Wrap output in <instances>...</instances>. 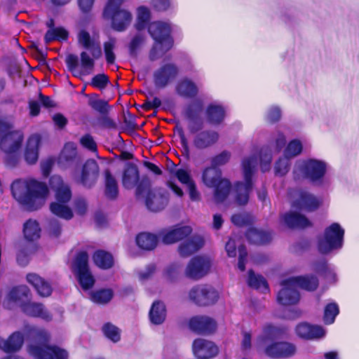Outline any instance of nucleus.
<instances>
[{
	"instance_id": "nucleus-1",
	"label": "nucleus",
	"mask_w": 359,
	"mask_h": 359,
	"mask_svg": "<svg viewBox=\"0 0 359 359\" xmlns=\"http://www.w3.org/2000/svg\"><path fill=\"white\" fill-rule=\"evenodd\" d=\"M78 42L84 48L90 50L91 55L86 50L80 53V70L77 69L79 66L78 56L74 54H69L67 56V67L76 77L91 74L94 69L95 60L99 59L102 55L100 41L95 38H92L88 32L85 30L79 31Z\"/></svg>"
},
{
	"instance_id": "nucleus-2",
	"label": "nucleus",
	"mask_w": 359,
	"mask_h": 359,
	"mask_svg": "<svg viewBox=\"0 0 359 359\" xmlns=\"http://www.w3.org/2000/svg\"><path fill=\"white\" fill-rule=\"evenodd\" d=\"M15 199L28 211L41 208L48 195L47 185L34 179L16 180L11 184Z\"/></svg>"
},
{
	"instance_id": "nucleus-3",
	"label": "nucleus",
	"mask_w": 359,
	"mask_h": 359,
	"mask_svg": "<svg viewBox=\"0 0 359 359\" xmlns=\"http://www.w3.org/2000/svg\"><path fill=\"white\" fill-rule=\"evenodd\" d=\"M318 285V280L314 276H294L280 282L281 289L277 293V302L283 306H292L300 300L298 287L312 291Z\"/></svg>"
},
{
	"instance_id": "nucleus-4",
	"label": "nucleus",
	"mask_w": 359,
	"mask_h": 359,
	"mask_svg": "<svg viewBox=\"0 0 359 359\" xmlns=\"http://www.w3.org/2000/svg\"><path fill=\"white\" fill-rule=\"evenodd\" d=\"M327 169L328 164L326 161L315 158H307L295 162L292 175L296 181L306 180L316 186L323 187L327 184Z\"/></svg>"
},
{
	"instance_id": "nucleus-5",
	"label": "nucleus",
	"mask_w": 359,
	"mask_h": 359,
	"mask_svg": "<svg viewBox=\"0 0 359 359\" xmlns=\"http://www.w3.org/2000/svg\"><path fill=\"white\" fill-rule=\"evenodd\" d=\"M10 123L0 121V149L5 154L4 162L8 167L15 166L19 161L18 150L23 141V134L13 130Z\"/></svg>"
},
{
	"instance_id": "nucleus-6",
	"label": "nucleus",
	"mask_w": 359,
	"mask_h": 359,
	"mask_svg": "<svg viewBox=\"0 0 359 359\" xmlns=\"http://www.w3.org/2000/svg\"><path fill=\"white\" fill-rule=\"evenodd\" d=\"M278 330L272 325H266L257 338V345L264 348V353L272 358H289L296 352L294 344L285 341H276Z\"/></svg>"
},
{
	"instance_id": "nucleus-7",
	"label": "nucleus",
	"mask_w": 359,
	"mask_h": 359,
	"mask_svg": "<svg viewBox=\"0 0 359 359\" xmlns=\"http://www.w3.org/2000/svg\"><path fill=\"white\" fill-rule=\"evenodd\" d=\"M127 0H108L103 10V17L111 20V26L116 32H124L130 25L133 15L131 11L121 8Z\"/></svg>"
},
{
	"instance_id": "nucleus-8",
	"label": "nucleus",
	"mask_w": 359,
	"mask_h": 359,
	"mask_svg": "<svg viewBox=\"0 0 359 359\" xmlns=\"http://www.w3.org/2000/svg\"><path fill=\"white\" fill-rule=\"evenodd\" d=\"M221 171L213 166L204 170L202 175L203 183L208 187H215L214 197L217 202H223L228 196L231 184L229 180L222 179Z\"/></svg>"
},
{
	"instance_id": "nucleus-9",
	"label": "nucleus",
	"mask_w": 359,
	"mask_h": 359,
	"mask_svg": "<svg viewBox=\"0 0 359 359\" xmlns=\"http://www.w3.org/2000/svg\"><path fill=\"white\" fill-rule=\"evenodd\" d=\"M257 165V158L251 156L245 158L242 162L245 182L236 184V201L238 205H245L249 199V193L252 189V176Z\"/></svg>"
},
{
	"instance_id": "nucleus-10",
	"label": "nucleus",
	"mask_w": 359,
	"mask_h": 359,
	"mask_svg": "<svg viewBox=\"0 0 359 359\" xmlns=\"http://www.w3.org/2000/svg\"><path fill=\"white\" fill-rule=\"evenodd\" d=\"M344 235V231L338 223L332 224L318 240V251L326 255L341 248Z\"/></svg>"
},
{
	"instance_id": "nucleus-11",
	"label": "nucleus",
	"mask_w": 359,
	"mask_h": 359,
	"mask_svg": "<svg viewBox=\"0 0 359 359\" xmlns=\"http://www.w3.org/2000/svg\"><path fill=\"white\" fill-rule=\"evenodd\" d=\"M72 269L83 290H88L94 285L95 278L88 266V255L86 252H79L72 265Z\"/></svg>"
},
{
	"instance_id": "nucleus-12",
	"label": "nucleus",
	"mask_w": 359,
	"mask_h": 359,
	"mask_svg": "<svg viewBox=\"0 0 359 359\" xmlns=\"http://www.w3.org/2000/svg\"><path fill=\"white\" fill-rule=\"evenodd\" d=\"M203 124L188 123V129L192 135V145L198 150H203L214 145L219 140V134L212 130L199 131Z\"/></svg>"
},
{
	"instance_id": "nucleus-13",
	"label": "nucleus",
	"mask_w": 359,
	"mask_h": 359,
	"mask_svg": "<svg viewBox=\"0 0 359 359\" xmlns=\"http://www.w3.org/2000/svg\"><path fill=\"white\" fill-rule=\"evenodd\" d=\"M123 186L128 189H130L137 186L136 195L141 196L147 188L150 187V182L147 178H142L140 180L139 170L133 163H128L123 172L122 177Z\"/></svg>"
},
{
	"instance_id": "nucleus-14",
	"label": "nucleus",
	"mask_w": 359,
	"mask_h": 359,
	"mask_svg": "<svg viewBox=\"0 0 359 359\" xmlns=\"http://www.w3.org/2000/svg\"><path fill=\"white\" fill-rule=\"evenodd\" d=\"M189 298L191 302L199 306H209L217 302L219 294L210 285H198L189 290Z\"/></svg>"
},
{
	"instance_id": "nucleus-15",
	"label": "nucleus",
	"mask_w": 359,
	"mask_h": 359,
	"mask_svg": "<svg viewBox=\"0 0 359 359\" xmlns=\"http://www.w3.org/2000/svg\"><path fill=\"white\" fill-rule=\"evenodd\" d=\"M142 196L144 197L146 207L151 212L161 211L168 204L169 194L162 188H147Z\"/></svg>"
},
{
	"instance_id": "nucleus-16",
	"label": "nucleus",
	"mask_w": 359,
	"mask_h": 359,
	"mask_svg": "<svg viewBox=\"0 0 359 359\" xmlns=\"http://www.w3.org/2000/svg\"><path fill=\"white\" fill-rule=\"evenodd\" d=\"M292 208L298 210L313 211L320 205V201L312 194L304 190L291 193Z\"/></svg>"
},
{
	"instance_id": "nucleus-17",
	"label": "nucleus",
	"mask_w": 359,
	"mask_h": 359,
	"mask_svg": "<svg viewBox=\"0 0 359 359\" xmlns=\"http://www.w3.org/2000/svg\"><path fill=\"white\" fill-rule=\"evenodd\" d=\"M99 172L97 163L93 159H88L83 165L81 172L79 175H75L74 177L76 182L85 187L90 188L97 182Z\"/></svg>"
},
{
	"instance_id": "nucleus-18",
	"label": "nucleus",
	"mask_w": 359,
	"mask_h": 359,
	"mask_svg": "<svg viewBox=\"0 0 359 359\" xmlns=\"http://www.w3.org/2000/svg\"><path fill=\"white\" fill-rule=\"evenodd\" d=\"M179 69L171 62L162 65L154 72V83L158 88H164L177 76Z\"/></svg>"
},
{
	"instance_id": "nucleus-19",
	"label": "nucleus",
	"mask_w": 359,
	"mask_h": 359,
	"mask_svg": "<svg viewBox=\"0 0 359 359\" xmlns=\"http://www.w3.org/2000/svg\"><path fill=\"white\" fill-rule=\"evenodd\" d=\"M29 352L36 359H68L67 351L57 346L32 345Z\"/></svg>"
},
{
	"instance_id": "nucleus-20",
	"label": "nucleus",
	"mask_w": 359,
	"mask_h": 359,
	"mask_svg": "<svg viewBox=\"0 0 359 359\" xmlns=\"http://www.w3.org/2000/svg\"><path fill=\"white\" fill-rule=\"evenodd\" d=\"M210 260L205 257H195L189 262L185 269L187 277L198 280L205 276L210 268Z\"/></svg>"
},
{
	"instance_id": "nucleus-21",
	"label": "nucleus",
	"mask_w": 359,
	"mask_h": 359,
	"mask_svg": "<svg viewBox=\"0 0 359 359\" xmlns=\"http://www.w3.org/2000/svg\"><path fill=\"white\" fill-rule=\"evenodd\" d=\"M192 351L194 355L198 359H210L218 353L217 346L203 338H198L193 341Z\"/></svg>"
},
{
	"instance_id": "nucleus-22",
	"label": "nucleus",
	"mask_w": 359,
	"mask_h": 359,
	"mask_svg": "<svg viewBox=\"0 0 359 359\" xmlns=\"http://www.w3.org/2000/svg\"><path fill=\"white\" fill-rule=\"evenodd\" d=\"M171 25L165 21H154L148 25V32L154 40L173 41Z\"/></svg>"
},
{
	"instance_id": "nucleus-23",
	"label": "nucleus",
	"mask_w": 359,
	"mask_h": 359,
	"mask_svg": "<svg viewBox=\"0 0 359 359\" xmlns=\"http://www.w3.org/2000/svg\"><path fill=\"white\" fill-rule=\"evenodd\" d=\"M50 187L55 192L56 201L68 203L72 198V191L59 175H53L50 179Z\"/></svg>"
},
{
	"instance_id": "nucleus-24",
	"label": "nucleus",
	"mask_w": 359,
	"mask_h": 359,
	"mask_svg": "<svg viewBox=\"0 0 359 359\" xmlns=\"http://www.w3.org/2000/svg\"><path fill=\"white\" fill-rule=\"evenodd\" d=\"M189 327L198 334H210L215 330L216 323L208 316H196L189 320Z\"/></svg>"
},
{
	"instance_id": "nucleus-25",
	"label": "nucleus",
	"mask_w": 359,
	"mask_h": 359,
	"mask_svg": "<svg viewBox=\"0 0 359 359\" xmlns=\"http://www.w3.org/2000/svg\"><path fill=\"white\" fill-rule=\"evenodd\" d=\"M24 344V335L20 332H14L7 338L0 336V350L6 353L18 352Z\"/></svg>"
},
{
	"instance_id": "nucleus-26",
	"label": "nucleus",
	"mask_w": 359,
	"mask_h": 359,
	"mask_svg": "<svg viewBox=\"0 0 359 359\" xmlns=\"http://www.w3.org/2000/svg\"><path fill=\"white\" fill-rule=\"evenodd\" d=\"M237 246L239 253L238 268L243 271L245 269L248 253L245 247L241 244L240 240L236 238H230L226 244L225 249L229 257H234L236 255Z\"/></svg>"
},
{
	"instance_id": "nucleus-27",
	"label": "nucleus",
	"mask_w": 359,
	"mask_h": 359,
	"mask_svg": "<svg viewBox=\"0 0 359 359\" xmlns=\"http://www.w3.org/2000/svg\"><path fill=\"white\" fill-rule=\"evenodd\" d=\"M297 334L303 339H316L322 338L325 334L324 329L318 325H311L306 323L299 324L296 327Z\"/></svg>"
},
{
	"instance_id": "nucleus-28",
	"label": "nucleus",
	"mask_w": 359,
	"mask_h": 359,
	"mask_svg": "<svg viewBox=\"0 0 359 359\" xmlns=\"http://www.w3.org/2000/svg\"><path fill=\"white\" fill-rule=\"evenodd\" d=\"M281 219L287 226L292 229L305 228L311 225V222L304 215L294 210L283 215Z\"/></svg>"
},
{
	"instance_id": "nucleus-29",
	"label": "nucleus",
	"mask_w": 359,
	"mask_h": 359,
	"mask_svg": "<svg viewBox=\"0 0 359 359\" xmlns=\"http://www.w3.org/2000/svg\"><path fill=\"white\" fill-rule=\"evenodd\" d=\"M40 142L41 138L38 135H33L27 140L24 152V158L28 164L32 165L36 163L39 158Z\"/></svg>"
},
{
	"instance_id": "nucleus-30",
	"label": "nucleus",
	"mask_w": 359,
	"mask_h": 359,
	"mask_svg": "<svg viewBox=\"0 0 359 359\" xmlns=\"http://www.w3.org/2000/svg\"><path fill=\"white\" fill-rule=\"evenodd\" d=\"M175 91L178 95L182 97L193 98L198 95L199 88L191 79L183 78L177 82Z\"/></svg>"
},
{
	"instance_id": "nucleus-31",
	"label": "nucleus",
	"mask_w": 359,
	"mask_h": 359,
	"mask_svg": "<svg viewBox=\"0 0 359 359\" xmlns=\"http://www.w3.org/2000/svg\"><path fill=\"white\" fill-rule=\"evenodd\" d=\"M208 121L212 125H219L224 119L226 116L225 107L218 103L210 104L205 111Z\"/></svg>"
},
{
	"instance_id": "nucleus-32",
	"label": "nucleus",
	"mask_w": 359,
	"mask_h": 359,
	"mask_svg": "<svg viewBox=\"0 0 359 359\" xmlns=\"http://www.w3.org/2000/svg\"><path fill=\"white\" fill-rule=\"evenodd\" d=\"M21 307L22 311L27 316L39 317L46 320L51 319L50 315L42 304L29 302L23 304Z\"/></svg>"
},
{
	"instance_id": "nucleus-33",
	"label": "nucleus",
	"mask_w": 359,
	"mask_h": 359,
	"mask_svg": "<svg viewBox=\"0 0 359 359\" xmlns=\"http://www.w3.org/2000/svg\"><path fill=\"white\" fill-rule=\"evenodd\" d=\"M27 280L31 284L41 297H48L52 293L50 285L36 273H29Z\"/></svg>"
},
{
	"instance_id": "nucleus-34",
	"label": "nucleus",
	"mask_w": 359,
	"mask_h": 359,
	"mask_svg": "<svg viewBox=\"0 0 359 359\" xmlns=\"http://www.w3.org/2000/svg\"><path fill=\"white\" fill-rule=\"evenodd\" d=\"M204 244V240L201 236H194L183 242L179 247V252L183 257H187L198 251Z\"/></svg>"
},
{
	"instance_id": "nucleus-35",
	"label": "nucleus",
	"mask_w": 359,
	"mask_h": 359,
	"mask_svg": "<svg viewBox=\"0 0 359 359\" xmlns=\"http://www.w3.org/2000/svg\"><path fill=\"white\" fill-rule=\"evenodd\" d=\"M154 41V43L149 53V58L151 61H156L162 57L173 46V41Z\"/></svg>"
},
{
	"instance_id": "nucleus-36",
	"label": "nucleus",
	"mask_w": 359,
	"mask_h": 359,
	"mask_svg": "<svg viewBox=\"0 0 359 359\" xmlns=\"http://www.w3.org/2000/svg\"><path fill=\"white\" fill-rule=\"evenodd\" d=\"M154 41V43L149 53V58L151 61H156L162 57L173 46V41Z\"/></svg>"
},
{
	"instance_id": "nucleus-37",
	"label": "nucleus",
	"mask_w": 359,
	"mask_h": 359,
	"mask_svg": "<svg viewBox=\"0 0 359 359\" xmlns=\"http://www.w3.org/2000/svg\"><path fill=\"white\" fill-rule=\"evenodd\" d=\"M191 232V227L188 226H180L168 231L163 236V242L165 244H171L180 241L189 235Z\"/></svg>"
},
{
	"instance_id": "nucleus-38",
	"label": "nucleus",
	"mask_w": 359,
	"mask_h": 359,
	"mask_svg": "<svg viewBox=\"0 0 359 359\" xmlns=\"http://www.w3.org/2000/svg\"><path fill=\"white\" fill-rule=\"evenodd\" d=\"M165 317L166 310L164 304L161 302H154L149 311L151 322L154 325H160L164 322Z\"/></svg>"
},
{
	"instance_id": "nucleus-39",
	"label": "nucleus",
	"mask_w": 359,
	"mask_h": 359,
	"mask_svg": "<svg viewBox=\"0 0 359 359\" xmlns=\"http://www.w3.org/2000/svg\"><path fill=\"white\" fill-rule=\"evenodd\" d=\"M67 203L55 201L50 203V210L51 212L66 220H69L73 217L72 209L67 205Z\"/></svg>"
},
{
	"instance_id": "nucleus-40",
	"label": "nucleus",
	"mask_w": 359,
	"mask_h": 359,
	"mask_svg": "<svg viewBox=\"0 0 359 359\" xmlns=\"http://www.w3.org/2000/svg\"><path fill=\"white\" fill-rule=\"evenodd\" d=\"M146 39V35L140 31L132 36L128 43V51L131 57H136L137 56L138 53L145 44Z\"/></svg>"
},
{
	"instance_id": "nucleus-41",
	"label": "nucleus",
	"mask_w": 359,
	"mask_h": 359,
	"mask_svg": "<svg viewBox=\"0 0 359 359\" xmlns=\"http://www.w3.org/2000/svg\"><path fill=\"white\" fill-rule=\"evenodd\" d=\"M158 238L156 235L144 232L138 234L136 237V243L137 245L143 250H151L154 249L157 245Z\"/></svg>"
},
{
	"instance_id": "nucleus-42",
	"label": "nucleus",
	"mask_w": 359,
	"mask_h": 359,
	"mask_svg": "<svg viewBox=\"0 0 359 359\" xmlns=\"http://www.w3.org/2000/svg\"><path fill=\"white\" fill-rule=\"evenodd\" d=\"M78 158L76 146L73 142L67 143L62 150L59 163L62 164H69L75 161Z\"/></svg>"
},
{
	"instance_id": "nucleus-43",
	"label": "nucleus",
	"mask_w": 359,
	"mask_h": 359,
	"mask_svg": "<svg viewBox=\"0 0 359 359\" xmlns=\"http://www.w3.org/2000/svg\"><path fill=\"white\" fill-rule=\"evenodd\" d=\"M202 109L201 103L197 101L192 102L187 107L184 114L189 120V123L192 122L196 125L203 124L202 121H198Z\"/></svg>"
},
{
	"instance_id": "nucleus-44",
	"label": "nucleus",
	"mask_w": 359,
	"mask_h": 359,
	"mask_svg": "<svg viewBox=\"0 0 359 359\" xmlns=\"http://www.w3.org/2000/svg\"><path fill=\"white\" fill-rule=\"evenodd\" d=\"M313 270L323 276L328 282H334L336 279V274L333 270L326 262L325 260L322 259L313 264Z\"/></svg>"
},
{
	"instance_id": "nucleus-45",
	"label": "nucleus",
	"mask_w": 359,
	"mask_h": 359,
	"mask_svg": "<svg viewBox=\"0 0 359 359\" xmlns=\"http://www.w3.org/2000/svg\"><path fill=\"white\" fill-rule=\"evenodd\" d=\"M246 236L250 242L257 245L267 243L271 239V235L269 233L257 229H249Z\"/></svg>"
},
{
	"instance_id": "nucleus-46",
	"label": "nucleus",
	"mask_w": 359,
	"mask_h": 359,
	"mask_svg": "<svg viewBox=\"0 0 359 359\" xmlns=\"http://www.w3.org/2000/svg\"><path fill=\"white\" fill-rule=\"evenodd\" d=\"M105 175V196L109 199H114L118 194V184L116 179L111 175L109 170L104 172Z\"/></svg>"
},
{
	"instance_id": "nucleus-47",
	"label": "nucleus",
	"mask_w": 359,
	"mask_h": 359,
	"mask_svg": "<svg viewBox=\"0 0 359 359\" xmlns=\"http://www.w3.org/2000/svg\"><path fill=\"white\" fill-rule=\"evenodd\" d=\"M136 13L135 27L137 31H142L147 27L150 20L151 12L147 7L141 6L137 8Z\"/></svg>"
},
{
	"instance_id": "nucleus-48",
	"label": "nucleus",
	"mask_w": 359,
	"mask_h": 359,
	"mask_svg": "<svg viewBox=\"0 0 359 359\" xmlns=\"http://www.w3.org/2000/svg\"><path fill=\"white\" fill-rule=\"evenodd\" d=\"M47 25L50 27L45 35V40L47 43L55 40L66 39L67 38L68 33L65 29L62 27H53V20H50Z\"/></svg>"
},
{
	"instance_id": "nucleus-49",
	"label": "nucleus",
	"mask_w": 359,
	"mask_h": 359,
	"mask_svg": "<svg viewBox=\"0 0 359 359\" xmlns=\"http://www.w3.org/2000/svg\"><path fill=\"white\" fill-rule=\"evenodd\" d=\"M114 296L111 289H101L93 291L90 294V300L97 304H106L109 303Z\"/></svg>"
},
{
	"instance_id": "nucleus-50",
	"label": "nucleus",
	"mask_w": 359,
	"mask_h": 359,
	"mask_svg": "<svg viewBox=\"0 0 359 359\" xmlns=\"http://www.w3.org/2000/svg\"><path fill=\"white\" fill-rule=\"evenodd\" d=\"M93 261L98 267L104 269L111 268L114 263L111 255L102 250L95 252Z\"/></svg>"
},
{
	"instance_id": "nucleus-51",
	"label": "nucleus",
	"mask_w": 359,
	"mask_h": 359,
	"mask_svg": "<svg viewBox=\"0 0 359 359\" xmlns=\"http://www.w3.org/2000/svg\"><path fill=\"white\" fill-rule=\"evenodd\" d=\"M41 229L36 220L29 219L24 224V235L26 239L34 241L39 238Z\"/></svg>"
},
{
	"instance_id": "nucleus-52",
	"label": "nucleus",
	"mask_w": 359,
	"mask_h": 359,
	"mask_svg": "<svg viewBox=\"0 0 359 359\" xmlns=\"http://www.w3.org/2000/svg\"><path fill=\"white\" fill-rule=\"evenodd\" d=\"M248 285L255 289L266 291L268 290V285L266 280L259 275H256L253 271L250 270L248 272Z\"/></svg>"
},
{
	"instance_id": "nucleus-53",
	"label": "nucleus",
	"mask_w": 359,
	"mask_h": 359,
	"mask_svg": "<svg viewBox=\"0 0 359 359\" xmlns=\"http://www.w3.org/2000/svg\"><path fill=\"white\" fill-rule=\"evenodd\" d=\"M116 45V39L115 38H109L107 41L103 44L104 53L108 65H113L116 60V55L114 49Z\"/></svg>"
},
{
	"instance_id": "nucleus-54",
	"label": "nucleus",
	"mask_w": 359,
	"mask_h": 359,
	"mask_svg": "<svg viewBox=\"0 0 359 359\" xmlns=\"http://www.w3.org/2000/svg\"><path fill=\"white\" fill-rule=\"evenodd\" d=\"M339 309L337 303L327 304L324 309L323 321L327 325L332 324L339 314Z\"/></svg>"
},
{
	"instance_id": "nucleus-55",
	"label": "nucleus",
	"mask_w": 359,
	"mask_h": 359,
	"mask_svg": "<svg viewBox=\"0 0 359 359\" xmlns=\"http://www.w3.org/2000/svg\"><path fill=\"white\" fill-rule=\"evenodd\" d=\"M104 336L111 341L116 343L121 339V330L111 323H105L102 327Z\"/></svg>"
},
{
	"instance_id": "nucleus-56",
	"label": "nucleus",
	"mask_w": 359,
	"mask_h": 359,
	"mask_svg": "<svg viewBox=\"0 0 359 359\" xmlns=\"http://www.w3.org/2000/svg\"><path fill=\"white\" fill-rule=\"evenodd\" d=\"M303 149V145L299 140L294 139L291 140L287 145L284 155L290 158L299 156Z\"/></svg>"
},
{
	"instance_id": "nucleus-57",
	"label": "nucleus",
	"mask_w": 359,
	"mask_h": 359,
	"mask_svg": "<svg viewBox=\"0 0 359 359\" xmlns=\"http://www.w3.org/2000/svg\"><path fill=\"white\" fill-rule=\"evenodd\" d=\"M285 136L283 133L280 131H277L275 133H273L269 141L270 147L276 153H279L282 150V149L285 146Z\"/></svg>"
},
{
	"instance_id": "nucleus-58",
	"label": "nucleus",
	"mask_w": 359,
	"mask_h": 359,
	"mask_svg": "<svg viewBox=\"0 0 359 359\" xmlns=\"http://www.w3.org/2000/svg\"><path fill=\"white\" fill-rule=\"evenodd\" d=\"M290 159L289 157L285 155L283 157L278 159L275 165V172L276 175L283 176L288 172L290 168Z\"/></svg>"
},
{
	"instance_id": "nucleus-59",
	"label": "nucleus",
	"mask_w": 359,
	"mask_h": 359,
	"mask_svg": "<svg viewBox=\"0 0 359 359\" xmlns=\"http://www.w3.org/2000/svg\"><path fill=\"white\" fill-rule=\"evenodd\" d=\"M271 160L272 150L267 148H262L260 151V163L262 172L269 170Z\"/></svg>"
},
{
	"instance_id": "nucleus-60",
	"label": "nucleus",
	"mask_w": 359,
	"mask_h": 359,
	"mask_svg": "<svg viewBox=\"0 0 359 359\" xmlns=\"http://www.w3.org/2000/svg\"><path fill=\"white\" fill-rule=\"evenodd\" d=\"M89 105L101 114H107L110 108L107 101L100 99L90 100Z\"/></svg>"
},
{
	"instance_id": "nucleus-61",
	"label": "nucleus",
	"mask_w": 359,
	"mask_h": 359,
	"mask_svg": "<svg viewBox=\"0 0 359 359\" xmlns=\"http://www.w3.org/2000/svg\"><path fill=\"white\" fill-rule=\"evenodd\" d=\"M174 175L182 184L187 187L194 183L189 172L185 169H177L175 171Z\"/></svg>"
},
{
	"instance_id": "nucleus-62",
	"label": "nucleus",
	"mask_w": 359,
	"mask_h": 359,
	"mask_svg": "<svg viewBox=\"0 0 359 359\" xmlns=\"http://www.w3.org/2000/svg\"><path fill=\"white\" fill-rule=\"evenodd\" d=\"M231 154L227 151H223L212 158V166L217 168L225 165L230 159Z\"/></svg>"
},
{
	"instance_id": "nucleus-63",
	"label": "nucleus",
	"mask_w": 359,
	"mask_h": 359,
	"mask_svg": "<svg viewBox=\"0 0 359 359\" xmlns=\"http://www.w3.org/2000/svg\"><path fill=\"white\" fill-rule=\"evenodd\" d=\"M156 271V267L154 264H148L144 269L138 272V277L140 280L146 281L153 277Z\"/></svg>"
},
{
	"instance_id": "nucleus-64",
	"label": "nucleus",
	"mask_w": 359,
	"mask_h": 359,
	"mask_svg": "<svg viewBox=\"0 0 359 359\" xmlns=\"http://www.w3.org/2000/svg\"><path fill=\"white\" fill-rule=\"evenodd\" d=\"M108 83V76L104 74H100L95 75L92 79L90 84L95 88H99L100 90H102L105 88Z\"/></svg>"
}]
</instances>
